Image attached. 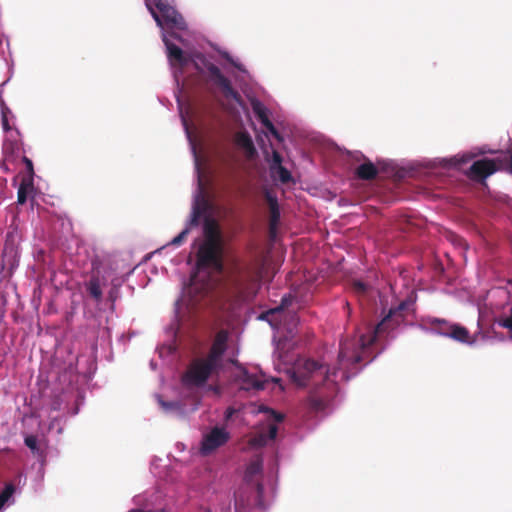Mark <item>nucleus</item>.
I'll return each instance as SVG.
<instances>
[{"instance_id":"f257e3e1","label":"nucleus","mask_w":512,"mask_h":512,"mask_svg":"<svg viewBox=\"0 0 512 512\" xmlns=\"http://www.w3.org/2000/svg\"><path fill=\"white\" fill-rule=\"evenodd\" d=\"M412 305L408 299L391 307L383 319L359 339H347L340 344L338 360L341 365H355L364 359L366 350L380 337L389 334L405 321V312Z\"/></svg>"},{"instance_id":"f03ea898","label":"nucleus","mask_w":512,"mask_h":512,"mask_svg":"<svg viewBox=\"0 0 512 512\" xmlns=\"http://www.w3.org/2000/svg\"><path fill=\"white\" fill-rule=\"evenodd\" d=\"M264 261L258 254L248 260L233 258L228 265L229 286L239 301L252 300L258 292Z\"/></svg>"},{"instance_id":"7ed1b4c3","label":"nucleus","mask_w":512,"mask_h":512,"mask_svg":"<svg viewBox=\"0 0 512 512\" xmlns=\"http://www.w3.org/2000/svg\"><path fill=\"white\" fill-rule=\"evenodd\" d=\"M203 234L204 242L197 252V265L222 271L223 238L220 226L214 218L205 217Z\"/></svg>"},{"instance_id":"20e7f679","label":"nucleus","mask_w":512,"mask_h":512,"mask_svg":"<svg viewBox=\"0 0 512 512\" xmlns=\"http://www.w3.org/2000/svg\"><path fill=\"white\" fill-rule=\"evenodd\" d=\"M328 377L329 369L312 359L299 358L291 371V379L301 387L308 385L311 380L315 383H323Z\"/></svg>"},{"instance_id":"39448f33","label":"nucleus","mask_w":512,"mask_h":512,"mask_svg":"<svg viewBox=\"0 0 512 512\" xmlns=\"http://www.w3.org/2000/svg\"><path fill=\"white\" fill-rule=\"evenodd\" d=\"M218 369L219 366L207 358H196L187 367L182 377V382L187 387H202Z\"/></svg>"},{"instance_id":"423d86ee","label":"nucleus","mask_w":512,"mask_h":512,"mask_svg":"<svg viewBox=\"0 0 512 512\" xmlns=\"http://www.w3.org/2000/svg\"><path fill=\"white\" fill-rule=\"evenodd\" d=\"M431 330L438 335L449 337L457 342L472 344L473 341L470 340V332L469 330L456 323H450L445 319L440 318H429L427 320Z\"/></svg>"},{"instance_id":"0eeeda50","label":"nucleus","mask_w":512,"mask_h":512,"mask_svg":"<svg viewBox=\"0 0 512 512\" xmlns=\"http://www.w3.org/2000/svg\"><path fill=\"white\" fill-rule=\"evenodd\" d=\"M200 59L207 70L208 80L219 87L227 98L238 99V92L233 88L231 81L223 75L221 70L215 64L207 61L204 56L201 55Z\"/></svg>"},{"instance_id":"6e6552de","label":"nucleus","mask_w":512,"mask_h":512,"mask_svg":"<svg viewBox=\"0 0 512 512\" xmlns=\"http://www.w3.org/2000/svg\"><path fill=\"white\" fill-rule=\"evenodd\" d=\"M152 16L157 24L161 27L176 28L184 30L186 28V22L184 18L179 14L176 9L170 4L158 12L152 11Z\"/></svg>"},{"instance_id":"1a4fd4ad","label":"nucleus","mask_w":512,"mask_h":512,"mask_svg":"<svg viewBox=\"0 0 512 512\" xmlns=\"http://www.w3.org/2000/svg\"><path fill=\"white\" fill-rule=\"evenodd\" d=\"M100 261L93 259L91 262L90 279L85 283L86 291L89 296L97 303L101 302L103 297L102 286L106 284L105 277L100 275Z\"/></svg>"},{"instance_id":"9d476101","label":"nucleus","mask_w":512,"mask_h":512,"mask_svg":"<svg viewBox=\"0 0 512 512\" xmlns=\"http://www.w3.org/2000/svg\"><path fill=\"white\" fill-rule=\"evenodd\" d=\"M498 170L497 161L495 159H480L475 161L467 171V176L477 182H483L487 177L491 176Z\"/></svg>"},{"instance_id":"9b49d317","label":"nucleus","mask_w":512,"mask_h":512,"mask_svg":"<svg viewBox=\"0 0 512 512\" xmlns=\"http://www.w3.org/2000/svg\"><path fill=\"white\" fill-rule=\"evenodd\" d=\"M274 423L268 425L267 431H260L253 435L248 443L253 448H261L264 447L269 440H274L277 436L278 428L276 423L281 422L283 420V415L277 413L273 410H269Z\"/></svg>"},{"instance_id":"f8f14e48","label":"nucleus","mask_w":512,"mask_h":512,"mask_svg":"<svg viewBox=\"0 0 512 512\" xmlns=\"http://www.w3.org/2000/svg\"><path fill=\"white\" fill-rule=\"evenodd\" d=\"M229 440V433L223 428H213L201 443V452L208 455L218 447L224 445Z\"/></svg>"},{"instance_id":"ddd939ff","label":"nucleus","mask_w":512,"mask_h":512,"mask_svg":"<svg viewBox=\"0 0 512 512\" xmlns=\"http://www.w3.org/2000/svg\"><path fill=\"white\" fill-rule=\"evenodd\" d=\"M228 332L220 330L215 335L208 355L205 357L217 366H221V360L227 349Z\"/></svg>"},{"instance_id":"4468645a","label":"nucleus","mask_w":512,"mask_h":512,"mask_svg":"<svg viewBox=\"0 0 512 512\" xmlns=\"http://www.w3.org/2000/svg\"><path fill=\"white\" fill-rule=\"evenodd\" d=\"M163 42L167 48V57L173 67H178L183 70L189 63V58L184 55L183 50L177 45L173 44L166 35H163Z\"/></svg>"},{"instance_id":"2eb2a0df","label":"nucleus","mask_w":512,"mask_h":512,"mask_svg":"<svg viewBox=\"0 0 512 512\" xmlns=\"http://www.w3.org/2000/svg\"><path fill=\"white\" fill-rule=\"evenodd\" d=\"M237 381L240 388L246 391H260L265 387V381L255 374L249 373L246 369L242 368L237 376Z\"/></svg>"},{"instance_id":"dca6fc26","label":"nucleus","mask_w":512,"mask_h":512,"mask_svg":"<svg viewBox=\"0 0 512 512\" xmlns=\"http://www.w3.org/2000/svg\"><path fill=\"white\" fill-rule=\"evenodd\" d=\"M355 175L361 180L370 181L378 176V169L370 160L365 159V161L356 168Z\"/></svg>"},{"instance_id":"f3484780","label":"nucleus","mask_w":512,"mask_h":512,"mask_svg":"<svg viewBox=\"0 0 512 512\" xmlns=\"http://www.w3.org/2000/svg\"><path fill=\"white\" fill-rule=\"evenodd\" d=\"M21 150V144L16 139H7L3 143L4 162L13 163Z\"/></svg>"},{"instance_id":"a211bd4d","label":"nucleus","mask_w":512,"mask_h":512,"mask_svg":"<svg viewBox=\"0 0 512 512\" xmlns=\"http://www.w3.org/2000/svg\"><path fill=\"white\" fill-rule=\"evenodd\" d=\"M235 143L237 146L243 148L249 156H253L256 153L252 138L246 131L236 133Z\"/></svg>"},{"instance_id":"6ab92c4d","label":"nucleus","mask_w":512,"mask_h":512,"mask_svg":"<svg viewBox=\"0 0 512 512\" xmlns=\"http://www.w3.org/2000/svg\"><path fill=\"white\" fill-rule=\"evenodd\" d=\"M267 201L269 204V212H270V220H269V226L270 231H273L276 226L278 225V222L280 220V211L277 199L272 197L271 195L267 194Z\"/></svg>"},{"instance_id":"aec40b11","label":"nucleus","mask_w":512,"mask_h":512,"mask_svg":"<svg viewBox=\"0 0 512 512\" xmlns=\"http://www.w3.org/2000/svg\"><path fill=\"white\" fill-rule=\"evenodd\" d=\"M208 209V203L206 200H197L192 209L190 225L197 226L199 224L200 218L206 213Z\"/></svg>"},{"instance_id":"412c9836","label":"nucleus","mask_w":512,"mask_h":512,"mask_svg":"<svg viewBox=\"0 0 512 512\" xmlns=\"http://www.w3.org/2000/svg\"><path fill=\"white\" fill-rule=\"evenodd\" d=\"M327 404L328 400L315 392L311 393L308 397V406L312 411H323L327 407Z\"/></svg>"},{"instance_id":"4be33fe9","label":"nucleus","mask_w":512,"mask_h":512,"mask_svg":"<svg viewBox=\"0 0 512 512\" xmlns=\"http://www.w3.org/2000/svg\"><path fill=\"white\" fill-rule=\"evenodd\" d=\"M262 469H263V461L261 458H257L255 460H253L246 468V471H245V480L247 482H252L253 481V478L256 476V475H259L261 474L262 472Z\"/></svg>"},{"instance_id":"5701e85b","label":"nucleus","mask_w":512,"mask_h":512,"mask_svg":"<svg viewBox=\"0 0 512 512\" xmlns=\"http://www.w3.org/2000/svg\"><path fill=\"white\" fill-rule=\"evenodd\" d=\"M145 1H146V6L151 13H152V11L158 12L159 10H161L171 4V0H145Z\"/></svg>"},{"instance_id":"b1692460","label":"nucleus","mask_w":512,"mask_h":512,"mask_svg":"<svg viewBox=\"0 0 512 512\" xmlns=\"http://www.w3.org/2000/svg\"><path fill=\"white\" fill-rule=\"evenodd\" d=\"M14 492H15V487L13 484L9 483L5 486L3 491L0 493V510L8 502V500L12 497Z\"/></svg>"},{"instance_id":"393cba45","label":"nucleus","mask_w":512,"mask_h":512,"mask_svg":"<svg viewBox=\"0 0 512 512\" xmlns=\"http://www.w3.org/2000/svg\"><path fill=\"white\" fill-rule=\"evenodd\" d=\"M273 175H277L282 183H287L292 178L291 173L282 165L275 168V173Z\"/></svg>"},{"instance_id":"a878e982","label":"nucleus","mask_w":512,"mask_h":512,"mask_svg":"<svg viewBox=\"0 0 512 512\" xmlns=\"http://www.w3.org/2000/svg\"><path fill=\"white\" fill-rule=\"evenodd\" d=\"M24 442L25 445L32 451V453H39L38 439L35 435H27L24 439Z\"/></svg>"},{"instance_id":"bb28decb","label":"nucleus","mask_w":512,"mask_h":512,"mask_svg":"<svg viewBox=\"0 0 512 512\" xmlns=\"http://www.w3.org/2000/svg\"><path fill=\"white\" fill-rule=\"evenodd\" d=\"M351 287L356 294H365L369 289V286L360 280H353Z\"/></svg>"},{"instance_id":"cd10ccee","label":"nucleus","mask_w":512,"mask_h":512,"mask_svg":"<svg viewBox=\"0 0 512 512\" xmlns=\"http://www.w3.org/2000/svg\"><path fill=\"white\" fill-rule=\"evenodd\" d=\"M27 200V184L22 181V183L20 184L19 188H18V192H17V202L19 204H24Z\"/></svg>"},{"instance_id":"c85d7f7f","label":"nucleus","mask_w":512,"mask_h":512,"mask_svg":"<svg viewBox=\"0 0 512 512\" xmlns=\"http://www.w3.org/2000/svg\"><path fill=\"white\" fill-rule=\"evenodd\" d=\"M253 111L260 122L264 121L265 118H269L266 109L260 103L253 104Z\"/></svg>"},{"instance_id":"c756f323","label":"nucleus","mask_w":512,"mask_h":512,"mask_svg":"<svg viewBox=\"0 0 512 512\" xmlns=\"http://www.w3.org/2000/svg\"><path fill=\"white\" fill-rule=\"evenodd\" d=\"M279 165H282V156L280 155V153L278 151L273 150L272 160L270 163V171L272 174L275 173V168L278 167Z\"/></svg>"},{"instance_id":"7c9ffc66","label":"nucleus","mask_w":512,"mask_h":512,"mask_svg":"<svg viewBox=\"0 0 512 512\" xmlns=\"http://www.w3.org/2000/svg\"><path fill=\"white\" fill-rule=\"evenodd\" d=\"M189 233V228H186L184 229L181 233H179L176 237H174L170 244L171 245H174V246H179L182 244V242L184 241V239L186 238V236L188 235Z\"/></svg>"},{"instance_id":"2f4dec72","label":"nucleus","mask_w":512,"mask_h":512,"mask_svg":"<svg viewBox=\"0 0 512 512\" xmlns=\"http://www.w3.org/2000/svg\"><path fill=\"white\" fill-rule=\"evenodd\" d=\"M22 161L25 164L28 173L32 177L34 175L33 162L26 156L22 157Z\"/></svg>"},{"instance_id":"473e14b6","label":"nucleus","mask_w":512,"mask_h":512,"mask_svg":"<svg viewBox=\"0 0 512 512\" xmlns=\"http://www.w3.org/2000/svg\"><path fill=\"white\" fill-rule=\"evenodd\" d=\"M281 310H282L281 308L271 309V310H269V311H267L265 313H262L261 316H260V319H264V320H267V321L271 322L269 317L275 315L276 313L280 312Z\"/></svg>"},{"instance_id":"72a5a7b5","label":"nucleus","mask_w":512,"mask_h":512,"mask_svg":"<svg viewBox=\"0 0 512 512\" xmlns=\"http://www.w3.org/2000/svg\"><path fill=\"white\" fill-rule=\"evenodd\" d=\"M223 57L231 64L233 65L236 69H238L239 71H244L243 69V66L237 62H235L233 60V58L228 54V53H224L223 54Z\"/></svg>"},{"instance_id":"f704fd0d","label":"nucleus","mask_w":512,"mask_h":512,"mask_svg":"<svg viewBox=\"0 0 512 512\" xmlns=\"http://www.w3.org/2000/svg\"><path fill=\"white\" fill-rule=\"evenodd\" d=\"M274 138H276L277 140L281 141L282 140V137L280 135V133L278 132V130L275 128V126L272 124V127L270 126L269 128H266Z\"/></svg>"},{"instance_id":"c9c22d12","label":"nucleus","mask_w":512,"mask_h":512,"mask_svg":"<svg viewBox=\"0 0 512 512\" xmlns=\"http://www.w3.org/2000/svg\"><path fill=\"white\" fill-rule=\"evenodd\" d=\"M500 325L504 328L512 330V315L500 322Z\"/></svg>"},{"instance_id":"e433bc0d","label":"nucleus","mask_w":512,"mask_h":512,"mask_svg":"<svg viewBox=\"0 0 512 512\" xmlns=\"http://www.w3.org/2000/svg\"><path fill=\"white\" fill-rule=\"evenodd\" d=\"M452 239H453V241H454L457 245H459V246H463V247H464V246H466V243H465V241H464L462 238L457 237L456 235H452Z\"/></svg>"},{"instance_id":"4c0bfd02","label":"nucleus","mask_w":512,"mask_h":512,"mask_svg":"<svg viewBox=\"0 0 512 512\" xmlns=\"http://www.w3.org/2000/svg\"><path fill=\"white\" fill-rule=\"evenodd\" d=\"M256 490H257L258 496L261 497L263 494V491H264V487L261 482L256 483Z\"/></svg>"},{"instance_id":"58836bf2","label":"nucleus","mask_w":512,"mask_h":512,"mask_svg":"<svg viewBox=\"0 0 512 512\" xmlns=\"http://www.w3.org/2000/svg\"><path fill=\"white\" fill-rule=\"evenodd\" d=\"M2 124H3V129L5 131L10 130L9 122H8V119L6 118V116H3Z\"/></svg>"},{"instance_id":"ea45409f","label":"nucleus","mask_w":512,"mask_h":512,"mask_svg":"<svg viewBox=\"0 0 512 512\" xmlns=\"http://www.w3.org/2000/svg\"><path fill=\"white\" fill-rule=\"evenodd\" d=\"M261 123L265 128H269L270 126L272 127L273 124L269 118H265V120L262 121Z\"/></svg>"},{"instance_id":"a19ab883","label":"nucleus","mask_w":512,"mask_h":512,"mask_svg":"<svg viewBox=\"0 0 512 512\" xmlns=\"http://www.w3.org/2000/svg\"><path fill=\"white\" fill-rule=\"evenodd\" d=\"M128 512H165L163 509L161 510H158V511H154V510H148V511H145V510H142V509H132Z\"/></svg>"},{"instance_id":"79ce46f5","label":"nucleus","mask_w":512,"mask_h":512,"mask_svg":"<svg viewBox=\"0 0 512 512\" xmlns=\"http://www.w3.org/2000/svg\"><path fill=\"white\" fill-rule=\"evenodd\" d=\"M209 390L213 391L214 393L216 394H219L220 393V388L218 386H212L210 385L209 386Z\"/></svg>"},{"instance_id":"37998d69","label":"nucleus","mask_w":512,"mask_h":512,"mask_svg":"<svg viewBox=\"0 0 512 512\" xmlns=\"http://www.w3.org/2000/svg\"><path fill=\"white\" fill-rule=\"evenodd\" d=\"M233 413H234V409L233 408H228L226 410V418L227 419L230 418L233 415Z\"/></svg>"},{"instance_id":"c03bdc74","label":"nucleus","mask_w":512,"mask_h":512,"mask_svg":"<svg viewBox=\"0 0 512 512\" xmlns=\"http://www.w3.org/2000/svg\"><path fill=\"white\" fill-rule=\"evenodd\" d=\"M345 308L347 310V314L350 315L351 314V307H350V304L348 302L345 303Z\"/></svg>"},{"instance_id":"a18cd8bd","label":"nucleus","mask_w":512,"mask_h":512,"mask_svg":"<svg viewBox=\"0 0 512 512\" xmlns=\"http://www.w3.org/2000/svg\"><path fill=\"white\" fill-rule=\"evenodd\" d=\"M194 66L198 70L199 73H203V69L196 62L194 63Z\"/></svg>"},{"instance_id":"49530a36","label":"nucleus","mask_w":512,"mask_h":512,"mask_svg":"<svg viewBox=\"0 0 512 512\" xmlns=\"http://www.w3.org/2000/svg\"><path fill=\"white\" fill-rule=\"evenodd\" d=\"M170 36H171V37H173V38H176V39H178V38H179V37H178V35H177L176 33H174V32H173V33H171V34H170Z\"/></svg>"},{"instance_id":"de8ad7c7","label":"nucleus","mask_w":512,"mask_h":512,"mask_svg":"<svg viewBox=\"0 0 512 512\" xmlns=\"http://www.w3.org/2000/svg\"><path fill=\"white\" fill-rule=\"evenodd\" d=\"M511 283H512V281H511Z\"/></svg>"}]
</instances>
